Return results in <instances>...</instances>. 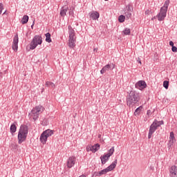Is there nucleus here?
Segmentation results:
<instances>
[{
	"instance_id": "nucleus-44",
	"label": "nucleus",
	"mask_w": 177,
	"mask_h": 177,
	"mask_svg": "<svg viewBox=\"0 0 177 177\" xmlns=\"http://www.w3.org/2000/svg\"><path fill=\"white\" fill-rule=\"evenodd\" d=\"M169 46H171V48H172L173 46H174V41H169Z\"/></svg>"
},
{
	"instance_id": "nucleus-32",
	"label": "nucleus",
	"mask_w": 177,
	"mask_h": 177,
	"mask_svg": "<svg viewBox=\"0 0 177 177\" xmlns=\"http://www.w3.org/2000/svg\"><path fill=\"white\" fill-rule=\"evenodd\" d=\"M169 140L176 141V139H175V134L174 133V131L170 132V136H169Z\"/></svg>"
},
{
	"instance_id": "nucleus-42",
	"label": "nucleus",
	"mask_w": 177,
	"mask_h": 177,
	"mask_svg": "<svg viewBox=\"0 0 177 177\" xmlns=\"http://www.w3.org/2000/svg\"><path fill=\"white\" fill-rule=\"evenodd\" d=\"M127 12H128L127 8H124L123 9V15H125L126 13H127Z\"/></svg>"
},
{
	"instance_id": "nucleus-27",
	"label": "nucleus",
	"mask_w": 177,
	"mask_h": 177,
	"mask_svg": "<svg viewBox=\"0 0 177 177\" xmlns=\"http://www.w3.org/2000/svg\"><path fill=\"white\" fill-rule=\"evenodd\" d=\"M176 141L172 140H169V142L167 143V148L169 149V150H171V149H172V146H174V144L176 142Z\"/></svg>"
},
{
	"instance_id": "nucleus-43",
	"label": "nucleus",
	"mask_w": 177,
	"mask_h": 177,
	"mask_svg": "<svg viewBox=\"0 0 177 177\" xmlns=\"http://www.w3.org/2000/svg\"><path fill=\"white\" fill-rule=\"evenodd\" d=\"M147 115H151V111L148 110L147 112Z\"/></svg>"
},
{
	"instance_id": "nucleus-38",
	"label": "nucleus",
	"mask_w": 177,
	"mask_h": 177,
	"mask_svg": "<svg viewBox=\"0 0 177 177\" xmlns=\"http://www.w3.org/2000/svg\"><path fill=\"white\" fill-rule=\"evenodd\" d=\"M3 10V4L0 3V15H2Z\"/></svg>"
},
{
	"instance_id": "nucleus-5",
	"label": "nucleus",
	"mask_w": 177,
	"mask_h": 177,
	"mask_svg": "<svg viewBox=\"0 0 177 177\" xmlns=\"http://www.w3.org/2000/svg\"><path fill=\"white\" fill-rule=\"evenodd\" d=\"M38 45H42V37L41 35H35L30 44V49L34 50Z\"/></svg>"
},
{
	"instance_id": "nucleus-53",
	"label": "nucleus",
	"mask_w": 177,
	"mask_h": 177,
	"mask_svg": "<svg viewBox=\"0 0 177 177\" xmlns=\"http://www.w3.org/2000/svg\"><path fill=\"white\" fill-rule=\"evenodd\" d=\"M104 1H109V0H104Z\"/></svg>"
},
{
	"instance_id": "nucleus-4",
	"label": "nucleus",
	"mask_w": 177,
	"mask_h": 177,
	"mask_svg": "<svg viewBox=\"0 0 177 177\" xmlns=\"http://www.w3.org/2000/svg\"><path fill=\"white\" fill-rule=\"evenodd\" d=\"M42 111H44V106H42V105H38L32 109L31 113H29V115L35 121H37L38 117H39V114H41Z\"/></svg>"
},
{
	"instance_id": "nucleus-3",
	"label": "nucleus",
	"mask_w": 177,
	"mask_h": 177,
	"mask_svg": "<svg viewBox=\"0 0 177 177\" xmlns=\"http://www.w3.org/2000/svg\"><path fill=\"white\" fill-rule=\"evenodd\" d=\"M169 0H166L162 7L160 8L159 13L156 15L158 21H164L167 17V12H168V7L169 6Z\"/></svg>"
},
{
	"instance_id": "nucleus-7",
	"label": "nucleus",
	"mask_w": 177,
	"mask_h": 177,
	"mask_svg": "<svg viewBox=\"0 0 177 177\" xmlns=\"http://www.w3.org/2000/svg\"><path fill=\"white\" fill-rule=\"evenodd\" d=\"M158 128V127H157L156 123H154L153 122L149 127V130L148 133V139H151V136H153V133H154V132L157 131Z\"/></svg>"
},
{
	"instance_id": "nucleus-26",
	"label": "nucleus",
	"mask_w": 177,
	"mask_h": 177,
	"mask_svg": "<svg viewBox=\"0 0 177 177\" xmlns=\"http://www.w3.org/2000/svg\"><path fill=\"white\" fill-rule=\"evenodd\" d=\"M46 37V42H48V44H50L52 42V39L50 38V33L47 32L45 34Z\"/></svg>"
},
{
	"instance_id": "nucleus-29",
	"label": "nucleus",
	"mask_w": 177,
	"mask_h": 177,
	"mask_svg": "<svg viewBox=\"0 0 177 177\" xmlns=\"http://www.w3.org/2000/svg\"><path fill=\"white\" fill-rule=\"evenodd\" d=\"M126 9H127V12H133V6H132L131 4H128L126 6Z\"/></svg>"
},
{
	"instance_id": "nucleus-22",
	"label": "nucleus",
	"mask_w": 177,
	"mask_h": 177,
	"mask_svg": "<svg viewBox=\"0 0 177 177\" xmlns=\"http://www.w3.org/2000/svg\"><path fill=\"white\" fill-rule=\"evenodd\" d=\"M143 109V106H138L134 111V115L138 117L142 113V110Z\"/></svg>"
},
{
	"instance_id": "nucleus-15",
	"label": "nucleus",
	"mask_w": 177,
	"mask_h": 177,
	"mask_svg": "<svg viewBox=\"0 0 177 177\" xmlns=\"http://www.w3.org/2000/svg\"><path fill=\"white\" fill-rule=\"evenodd\" d=\"M75 37H69L68 46L69 48H75Z\"/></svg>"
},
{
	"instance_id": "nucleus-48",
	"label": "nucleus",
	"mask_w": 177,
	"mask_h": 177,
	"mask_svg": "<svg viewBox=\"0 0 177 177\" xmlns=\"http://www.w3.org/2000/svg\"><path fill=\"white\" fill-rule=\"evenodd\" d=\"M93 51H94V52H97V48H94V49H93Z\"/></svg>"
},
{
	"instance_id": "nucleus-9",
	"label": "nucleus",
	"mask_w": 177,
	"mask_h": 177,
	"mask_svg": "<svg viewBox=\"0 0 177 177\" xmlns=\"http://www.w3.org/2000/svg\"><path fill=\"white\" fill-rule=\"evenodd\" d=\"M76 160H77V158H75V156L69 157L67 160L66 167L68 168H73V167H74V165H75Z\"/></svg>"
},
{
	"instance_id": "nucleus-41",
	"label": "nucleus",
	"mask_w": 177,
	"mask_h": 177,
	"mask_svg": "<svg viewBox=\"0 0 177 177\" xmlns=\"http://www.w3.org/2000/svg\"><path fill=\"white\" fill-rule=\"evenodd\" d=\"M109 65L111 66V70H114V68H115V64H109Z\"/></svg>"
},
{
	"instance_id": "nucleus-11",
	"label": "nucleus",
	"mask_w": 177,
	"mask_h": 177,
	"mask_svg": "<svg viewBox=\"0 0 177 177\" xmlns=\"http://www.w3.org/2000/svg\"><path fill=\"white\" fill-rule=\"evenodd\" d=\"M100 158L101 160L102 165H104V164L110 160V156L108 154L104 153L103 156H101Z\"/></svg>"
},
{
	"instance_id": "nucleus-12",
	"label": "nucleus",
	"mask_w": 177,
	"mask_h": 177,
	"mask_svg": "<svg viewBox=\"0 0 177 177\" xmlns=\"http://www.w3.org/2000/svg\"><path fill=\"white\" fill-rule=\"evenodd\" d=\"M99 17H100V14H99V12H97V11H95V12L90 13V18L92 20H97V19H99Z\"/></svg>"
},
{
	"instance_id": "nucleus-19",
	"label": "nucleus",
	"mask_w": 177,
	"mask_h": 177,
	"mask_svg": "<svg viewBox=\"0 0 177 177\" xmlns=\"http://www.w3.org/2000/svg\"><path fill=\"white\" fill-rule=\"evenodd\" d=\"M17 131V127L16 126V123H12L10 127V133L13 135V133H16Z\"/></svg>"
},
{
	"instance_id": "nucleus-20",
	"label": "nucleus",
	"mask_w": 177,
	"mask_h": 177,
	"mask_svg": "<svg viewBox=\"0 0 177 177\" xmlns=\"http://www.w3.org/2000/svg\"><path fill=\"white\" fill-rule=\"evenodd\" d=\"M39 141L42 145H46V142H48V138L45 136V134H43V133H41L40 136Z\"/></svg>"
},
{
	"instance_id": "nucleus-46",
	"label": "nucleus",
	"mask_w": 177,
	"mask_h": 177,
	"mask_svg": "<svg viewBox=\"0 0 177 177\" xmlns=\"http://www.w3.org/2000/svg\"><path fill=\"white\" fill-rule=\"evenodd\" d=\"M138 63H139L140 64H142V61H140V59L138 58Z\"/></svg>"
},
{
	"instance_id": "nucleus-25",
	"label": "nucleus",
	"mask_w": 177,
	"mask_h": 177,
	"mask_svg": "<svg viewBox=\"0 0 177 177\" xmlns=\"http://www.w3.org/2000/svg\"><path fill=\"white\" fill-rule=\"evenodd\" d=\"M153 123L156 124V127L158 128H160V127H161V125H164V120L158 121L156 119H155L153 121Z\"/></svg>"
},
{
	"instance_id": "nucleus-2",
	"label": "nucleus",
	"mask_w": 177,
	"mask_h": 177,
	"mask_svg": "<svg viewBox=\"0 0 177 177\" xmlns=\"http://www.w3.org/2000/svg\"><path fill=\"white\" fill-rule=\"evenodd\" d=\"M28 135V127L26 124H21L18 132V143L21 145L23 142H26Z\"/></svg>"
},
{
	"instance_id": "nucleus-23",
	"label": "nucleus",
	"mask_w": 177,
	"mask_h": 177,
	"mask_svg": "<svg viewBox=\"0 0 177 177\" xmlns=\"http://www.w3.org/2000/svg\"><path fill=\"white\" fill-rule=\"evenodd\" d=\"M28 19H30L28 15H24L21 21V24H27V23H28Z\"/></svg>"
},
{
	"instance_id": "nucleus-16",
	"label": "nucleus",
	"mask_w": 177,
	"mask_h": 177,
	"mask_svg": "<svg viewBox=\"0 0 177 177\" xmlns=\"http://www.w3.org/2000/svg\"><path fill=\"white\" fill-rule=\"evenodd\" d=\"M117 159H115V160L112 162L111 165H110L108 167H106V169L108 170V172H110V171H113L117 167Z\"/></svg>"
},
{
	"instance_id": "nucleus-34",
	"label": "nucleus",
	"mask_w": 177,
	"mask_h": 177,
	"mask_svg": "<svg viewBox=\"0 0 177 177\" xmlns=\"http://www.w3.org/2000/svg\"><path fill=\"white\" fill-rule=\"evenodd\" d=\"M163 86L165 89H168V88L169 87V82L165 80L163 82Z\"/></svg>"
},
{
	"instance_id": "nucleus-36",
	"label": "nucleus",
	"mask_w": 177,
	"mask_h": 177,
	"mask_svg": "<svg viewBox=\"0 0 177 177\" xmlns=\"http://www.w3.org/2000/svg\"><path fill=\"white\" fill-rule=\"evenodd\" d=\"M124 15L127 19H131V17H132V12L129 11H127Z\"/></svg>"
},
{
	"instance_id": "nucleus-1",
	"label": "nucleus",
	"mask_w": 177,
	"mask_h": 177,
	"mask_svg": "<svg viewBox=\"0 0 177 177\" xmlns=\"http://www.w3.org/2000/svg\"><path fill=\"white\" fill-rule=\"evenodd\" d=\"M126 102L128 107L132 108L135 106H139L140 102V93L136 91L131 90L127 93Z\"/></svg>"
},
{
	"instance_id": "nucleus-50",
	"label": "nucleus",
	"mask_w": 177,
	"mask_h": 177,
	"mask_svg": "<svg viewBox=\"0 0 177 177\" xmlns=\"http://www.w3.org/2000/svg\"><path fill=\"white\" fill-rule=\"evenodd\" d=\"M145 15H149V11H145Z\"/></svg>"
},
{
	"instance_id": "nucleus-39",
	"label": "nucleus",
	"mask_w": 177,
	"mask_h": 177,
	"mask_svg": "<svg viewBox=\"0 0 177 177\" xmlns=\"http://www.w3.org/2000/svg\"><path fill=\"white\" fill-rule=\"evenodd\" d=\"M171 50H172V52H174V53H176V52H177L176 46H173V47H171Z\"/></svg>"
},
{
	"instance_id": "nucleus-21",
	"label": "nucleus",
	"mask_w": 177,
	"mask_h": 177,
	"mask_svg": "<svg viewBox=\"0 0 177 177\" xmlns=\"http://www.w3.org/2000/svg\"><path fill=\"white\" fill-rule=\"evenodd\" d=\"M100 149V145L99 143H97L94 145H91V151L92 153H96L97 150Z\"/></svg>"
},
{
	"instance_id": "nucleus-31",
	"label": "nucleus",
	"mask_w": 177,
	"mask_h": 177,
	"mask_svg": "<svg viewBox=\"0 0 177 177\" xmlns=\"http://www.w3.org/2000/svg\"><path fill=\"white\" fill-rule=\"evenodd\" d=\"M119 23H124L125 21V16L124 15H121L118 17Z\"/></svg>"
},
{
	"instance_id": "nucleus-30",
	"label": "nucleus",
	"mask_w": 177,
	"mask_h": 177,
	"mask_svg": "<svg viewBox=\"0 0 177 177\" xmlns=\"http://www.w3.org/2000/svg\"><path fill=\"white\" fill-rule=\"evenodd\" d=\"M109 157L112 156L113 154H114V147H112L109 151L108 153H106Z\"/></svg>"
},
{
	"instance_id": "nucleus-14",
	"label": "nucleus",
	"mask_w": 177,
	"mask_h": 177,
	"mask_svg": "<svg viewBox=\"0 0 177 177\" xmlns=\"http://www.w3.org/2000/svg\"><path fill=\"white\" fill-rule=\"evenodd\" d=\"M69 38H75V30L71 27V26H68Z\"/></svg>"
},
{
	"instance_id": "nucleus-28",
	"label": "nucleus",
	"mask_w": 177,
	"mask_h": 177,
	"mask_svg": "<svg viewBox=\"0 0 177 177\" xmlns=\"http://www.w3.org/2000/svg\"><path fill=\"white\" fill-rule=\"evenodd\" d=\"M123 34L124 35H131V29L129 28H125L123 30Z\"/></svg>"
},
{
	"instance_id": "nucleus-51",
	"label": "nucleus",
	"mask_w": 177,
	"mask_h": 177,
	"mask_svg": "<svg viewBox=\"0 0 177 177\" xmlns=\"http://www.w3.org/2000/svg\"><path fill=\"white\" fill-rule=\"evenodd\" d=\"M3 15H8V12H6V11H5Z\"/></svg>"
},
{
	"instance_id": "nucleus-18",
	"label": "nucleus",
	"mask_w": 177,
	"mask_h": 177,
	"mask_svg": "<svg viewBox=\"0 0 177 177\" xmlns=\"http://www.w3.org/2000/svg\"><path fill=\"white\" fill-rule=\"evenodd\" d=\"M68 10V7H62L59 12L60 16H62V17H64Z\"/></svg>"
},
{
	"instance_id": "nucleus-8",
	"label": "nucleus",
	"mask_w": 177,
	"mask_h": 177,
	"mask_svg": "<svg viewBox=\"0 0 177 177\" xmlns=\"http://www.w3.org/2000/svg\"><path fill=\"white\" fill-rule=\"evenodd\" d=\"M12 50L17 52L19 49V35L17 34L15 35L12 46Z\"/></svg>"
},
{
	"instance_id": "nucleus-49",
	"label": "nucleus",
	"mask_w": 177,
	"mask_h": 177,
	"mask_svg": "<svg viewBox=\"0 0 177 177\" xmlns=\"http://www.w3.org/2000/svg\"><path fill=\"white\" fill-rule=\"evenodd\" d=\"M79 177H86V176H85V175H81L80 176H79Z\"/></svg>"
},
{
	"instance_id": "nucleus-17",
	"label": "nucleus",
	"mask_w": 177,
	"mask_h": 177,
	"mask_svg": "<svg viewBox=\"0 0 177 177\" xmlns=\"http://www.w3.org/2000/svg\"><path fill=\"white\" fill-rule=\"evenodd\" d=\"M109 70H111V65L108 64L101 69L100 73L104 74L106 71H109Z\"/></svg>"
},
{
	"instance_id": "nucleus-13",
	"label": "nucleus",
	"mask_w": 177,
	"mask_h": 177,
	"mask_svg": "<svg viewBox=\"0 0 177 177\" xmlns=\"http://www.w3.org/2000/svg\"><path fill=\"white\" fill-rule=\"evenodd\" d=\"M42 133L44 134L46 138L48 139V138H50V136L55 133V131L48 129L43 131Z\"/></svg>"
},
{
	"instance_id": "nucleus-10",
	"label": "nucleus",
	"mask_w": 177,
	"mask_h": 177,
	"mask_svg": "<svg viewBox=\"0 0 177 177\" xmlns=\"http://www.w3.org/2000/svg\"><path fill=\"white\" fill-rule=\"evenodd\" d=\"M169 174L170 177H177V166H171L169 169Z\"/></svg>"
},
{
	"instance_id": "nucleus-37",
	"label": "nucleus",
	"mask_w": 177,
	"mask_h": 177,
	"mask_svg": "<svg viewBox=\"0 0 177 177\" xmlns=\"http://www.w3.org/2000/svg\"><path fill=\"white\" fill-rule=\"evenodd\" d=\"M86 151H92V145H88L86 148Z\"/></svg>"
},
{
	"instance_id": "nucleus-40",
	"label": "nucleus",
	"mask_w": 177,
	"mask_h": 177,
	"mask_svg": "<svg viewBox=\"0 0 177 177\" xmlns=\"http://www.w3.org/2000/svg\"><path fill=\"white\" fill-rule=\"evenodd\" d=\"M94 175H95V176H102V174H100V171L95 172V173H94Z\"/></svg>"
},
{
	"instance_id": "nucleus-35",
	"label": "nucleus",
	"mask_w": 177,
	"mask_h": 177,
	"mask_svg": "<svg viewBox=\"0 0 177 177\" xmlns=\"http://www.w3.org/2000/svg\"><path fill=\"white\" fill-rule=\"evenodd\" d=\"M107 172H109V170L107 169V168L104 169L101 171H100V175H106V174H107Z\"/></svg>"
},
{
	"instance_id": "nucleus-45",
	"label": "nucleus",
	"mask_w": 177,
	"mask_h": 177,
	"mask_svg": "<svg viewBox=\"0 0 177 177\" xmlns=\"http://www.w3.org/2000/svg\"><path fill=\"white\" fill-rule=\"evenodd\" d=\"M34 24H35V21H33L32 24L31 25L32 30H34Z\"/></svg>"
},
{
	"instance_id": "nucleus-33",
	"label": "nucleus",
	"mask_w": 177,
	"mask_h": 177,
	"mask_svg": "<svg viewBox=\"0 0 177 177\" xmlns=\"http://www.w3.org/2000/svg\"><path fill=\"white\" fill-rule=\"evenodd\" d=\"M75 8L74 6H71V8L69 9V15L70 16H74V10Z\"/></svg>"
},
{
	"instance_id": "nucleus-6",
	"label": "nucleus",
	"mask_w": 177,
	"mask_h": 177,
	"mask_svg": "<svg viewBox=\"0 0 177 177\" xmlns=\"http://www.w3.org/2000/svg\"><path fill=\"white\" fill-rule=\"evenodd\" d=\"M135 87L136 89H139V91H143V89H146L147 88V83L145 80H139L135 84Z\"/></svg>"
},
{
	"instance_id": "nucleus-47",
	"label": "nucleus",
	"mask_w": 177,
	"mask_h": 177,
	"mask_svg": "<svg viewBox=\"0 0 177 177\" xmlns=\"http://www.w3.org/2000/svg\"><path fill=\"white\" fill-rule=\"evenodd\" d=\"M17 147H18L17 145H15L14 147H13L14 149H17Z\"/></svg>"
},
{
	"instance_id": "nucleus-24",
	"label": "nucleus",
	"mask_w": 177,
	"mask_h": 177,
	"mask_svg": "<svg viewBox=\"0 0 177 177\" xmlns=\"http://www.w3.org/2000/svg\"><path fill=\"white\" fill-rule=\"evenodd\" d=\"M46 86L48 88H53V89H55L56 88V85L52 82H46Z\"/></svg>"
},
{
	"instance_id": "nucleus-52",
	"label": "nucleus",
	"mask_w": 177,
	"mask_h": 177,
	"mask_svg": "<svg viewBox=\"0 0 177 177\" xmlns=\"http://www.w3.org/2000/svg\"><path fill=\"white\" fill-rule=\"evenodd\" d=\"M155 19H156V17H153L151 18V20H155Z\"/></svg>"
}]
</instances>
